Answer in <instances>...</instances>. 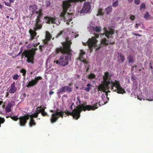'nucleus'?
Listing matches in <instances>:
<instances>
[{"instance_id":"62","label":"nucleus","mask_w":153,"mask_h":153,"mask_svg":"<svg viewBox=\"0 0 153 153\" xmlns=\"http://www.w3.org/2000/svg\"><path fill=\"white\" fill-rule=\"evenodd\" d=\"M74 104V103H73L71 105V108H70L71 109H72V106Z\"/></svg>"},{"instance_id":"29","label":"nucleus","mask_w":153,"mask_h":153,"mask_svg":"<svg viewBox=\"0 0 153 153\" xmlns=\"http://www.w3.org/2000/svg\"><path fill=\"white\" fill-rule=\"evenodd\" d=\"M109 74L108 72H106L105 73L104 76L103 77V79L104 81H106L108 79Z\"/></svg>"},{"instance_id":"45","label":"nucleus","mask_w":153,"mask_h":153,"mask_svg":"<svg viewBox=\"0 0 153 153\" xmlns=\"http://www.w3.org/2000/svg\"><path fill=\"white\" fill-rule=\"evenodd\" d=\"M135 19V16L133 15H131L130 17V19L132 21H133Z\"/></svg>"},{"instance_id":"21","label":"nucleus","mask_w":153,"mask_h":153,"mask_svg":"<svg viewBox=\"0 0 153 153\" xmlns=\"http://www.w3.org/2000/svg\"><path fill=\"white\" fill-rule=\"evenodd\" d=\"M85 52L82 50H80V53L79 54V56L78 59L81 61L84 59L83 55L85 54Z\"/></svg>"},{"instance_id":"11","label":"nucleus","mask_w":153,"mask_h":153,"mask_svg":"<svg viewBox=\"0 0 153 153\" xmlns=\"http://www.w3.org/2000/svg\"><path fill=\"white\" fill-rule=\"evenodd\" d=\"M73 15V13H70L67 12L63 15H62L61 13L60 14V16L61 17L63 18L64 21H68L70 22L72 20V17Z\"/></svg>"},{"instance_id":"14","label":"nucleus","mask_w":153,"mask_h":153,"mask_svg":"<svg viewBox=\"0 0 153 153\" xmlns=\"http://www.w3.org/2000/svg\"><path fill=\"white\" fill-rule=\"evenodd\" d=\"M29 33L30 35V38L29 39V41H32L34 40V39H37V38H35V36L37 34L36 31L34 30L30 29L29 30Z\"/></svg>"},{"instance_id":"32","label":"nucleus","mask_w":153,"mask_h":153,"mask_svg":"<svg viewBox=\"0 0 153 153\" xmlns=\"http://www.w3.org/2000/svg\"><path fill=\"white\" fill-rule=\"evenodd\" d=\"M65 87L66 91L67 93H70L72 91V89L69 86H66Z\"/></svg>"},{"instance_id":"16","label":"nucleus","mask_w":153,"mask_h":153,"mask_svg":"<svg viewBox=\"0 0 153 153\" xmlns=\"http://www.w3.org/2000/svg\"><path fill=\"white\" fill-rule=\"evenodd\" d=\"M52 36L51 33L48 31L46 32L45 39L43 40V42L45 44H48V42L51 40Z\"/></svg>"},{"instance_id":"60","label":"nucleus","mask_w":153,"mask_h":153,"mask_svg":"<svg viewBox=\"0 0 153 153\" xmlns=\"http://www.w3.org/2000/svg\"><path fill=\"white\" fill-rule=\"evenodd\" d=\"M102 47V46H101V45H100L98 48H97V50H98V49H100V48H101Z\"/></svg>"},{"instance_id":"26","label":"nucleus","mask_w":153,"mask_h":153,"mask_svg":"<svg viewBox=\"0 0 153 153\" xmlns=\"http://www.w3.org/2000/svg\"><path fill=\"white\" fill-rule=\"evenodd\" d=\"M65 86L62 87L61 88L58 90L57 92V94H59L62 92L66 91Z\"/></svg>"},{"instance_id":"58","label":"nucleus","mask_w":153,"mask_h":153,"mask_svg":"<svg viewBox=\"0 0 153 153\" xmlns=\"http://www.w3.org/2000/svg\"><path fill=\"white\" fill-rule=\"evenodd\" d=\"M78 0V2H81L82 1H86V0Z\"/></svg>"},{"instance_id":"13","label":"nucleus","mask_w":153,"mask_h":153,"mask_svg":"<svg viewBox=\"0 0 153 153\" xmlns=\"http://www.w3.org/2000/svg\"><path fill=\"white\" fill-rule=\"evenodd\" d=\"M56 20L55 18L48 16H45L44 18V21L45 23L48 24L55 23Z\"/></svg>"},{"instance_id":"59","label":"nucleus","mask_w":153,"mask_h":153,"mask_svg":"<svg viewBox=\"0 0 153 153\" xmlns=\"http://www.w3.org/2000/svg\"><path fill=\"white\" fill-rule=\"evenodd\" d=\"M137 99H139V100H142V98H140L139 97V96H137Z\"/></svg>"},{"instance_id":"23","label":"nucleus","mask_w":153,"mask_h":153,"mask_svg":"<svg viewBox=\"0 0 153 153\" xmlns=\"http://www.w3.org/2000/svg\"><path fill=\"white\" fill-rule=\"evenodd\" d=\"M29 126L32 127L36 125V123L35 122V121L33 119L30 118V120L29 123Z\"/></svg>"},{"instance_id":"61","label":"nucleus","mask_w":153,"mask_h":153,"mask_svg":"<svg viewBox=\"0 0 153 153\" xmlns=\"http://www.w3.org/2000/svg\"><path fill=\"white\" fill-rule=\"evenodd\" d=\"M115 42H110L109 43V44H111V45H113V44H115Z\"/></svg>"},{"instance_id":"41","label":"nucleus","mask_w":153,"mask_h":153,"mask_svg":"<svg viewBox=\"0 0 153 153\" xmlns=\"http://www.w3.org/2000/svg\"><path fill=\"white\" fill-rule=\"evenodd\" d=\"M146 6L145 4L144 3H142L140 6V10H142V9H145L146 8Z\"/></svg>"},{"instance_id":"55","label":"nucleus","mask_w":153,"mask_h":153,"mask_svg":"<svg viewBox=\"0 0 153 153\" xmlns=\"http://www.w3.org/2000/svg\"><path fill=\"white\" fill-rule=\"evenodd\" d=\"M54 92L53 91H51L49 93V94L50 95H52L54 93Z\"/></svg>"},{"instance_id":"5","label":"nucleus","mask_w":153,"mask_h":153,"mask_svg":"<svg viewBox=\"0 0 153 153\" xmlns=\"http://www.w3.org/2000/svg\"><path fill=\"white\" fill-rule=\"evenodd\" d=\"M78 2L77 0H68L63 1L62 4L63 10L61 13L62 15H63L66 12H67L68 9L71 6V3H76Z\"/></svg>"},{"instance_id":"19","label":"nucleus","mask_w":153,"mask_h":153,"mask_svg":"<svg viewBox=\"0 0 153 153\" xmlns=\"http://www.w3.org/2000/svg\"><path fill=\"white\" fill-rule=\"evenodd\" d=\"M15 82H13L11 85L10 86V88L8 91V92L13 94L15 93L17 90V88L15 86Z\"/></svg>"},{"instance_id":"6","label":"nucleus","mask_w":153,"mask_h":153,"mask_svg":"<svg viewBox=\"0 0 153 153\" xmlns=\"http://www.w3.org/2000/svg\"><path fill=\"white\" fill-rule=\"evenodd\" d=\"M64 112L62 111H56L54 113L52 114L51 118V123H53L56 122L59 117H61L62 118L63 117Z\"/></svg>"},{"instance_id":"12","label":"nucleus","mask_w":153,"mask_h":153,"mask_svg":"<svg viewBox=\"0 0 153 153\" xmlns=\"http://www.w3.org/2000/svg\"><path fill=\"white\" fill-rule=\"evenodd\" d=\"M91 7L90 3L88 2H85L84 4L83 7L81 11V13H87L89 12Z\"/></svg>"},{"instance_id":"39","label":"nucleus","mask_w":153,"mask_h":153,"mask_svg":"<svg viewBox=\"0 0 153 153\" xmlns=\"http://www.w3.org/2000/svg\"><path fill=\"white\" fill-rule=\"evenodd\" d=\"M103 13L102 11V10L101 9H100L98 10V13L97 15V16L100 15L102 16L103 15Z\"/></svg>"},{"instance_id":"7","label":"nucleus","mask_w":153,"mask_h":153,"mask_svg":"<svg viewBox=\"0 0 153 153\" xmlns=\"http://www.w3.org/2000/svg\"><path fill=\"white\" fill-rule=\"evenodd\" d=\"M29 119L28 114H25L24 116L20 117H19V124L21 126H25Z\"/></svg>"},{"instance_id":"17","label":"nucleus","mask_w":153,"mask_h":153,"mask_svg":"<svg viewBox=\"0 0 153 153\" xmlns=\"http://www.w3.org/2000/svg\"><path fill=\"white\" fill-rule=\"evenodd\" d=\"M37 8V6L36 4L30 5L29 7V10L32 12V15L34 14L36 11Z\"/></svg>"},{"instance_id":"9","label":"nucleus","mask_w":153,"mask_h":153,"mask_svg":"<svg viewBox=\"0 0 153 153\" xmlns=\"http://www.w3.org/2000/svg\"><path fill=\"white\" fill-rule=\"evenodd\" d=\"M97 41L96 39L94 37L91 38L89 39L88 42L85 43V45L84 44V43H83V44L85 45H88L89 48H91L93 46H96Z\"/></svg>"},{"instance_id":"30","label":"nucleus","mask_w":153,"mask_h":153,"mask_svg":"<svg viewBox=\"0 0 153 153\" xmlns=\"http://www.w3.org/2000/svg\"><path fill=\"white\" fill-rule=\"evenodd\" d=\"M144 17L145 19L147 20H150L152 18H151L150 16L149 13L148 12H146V13L144 15Z\"/></svg>"},{"instance_id":"52","label":"nucleus","mask_w":153,"mask_h":153,"mask_svg":"<svg viewBox=\"0 0 153 153\" xmlns=\"http://www.w3.org/2000/svg\"><path fill=\"white\" fill-rule=\"evenodd\" d=\"M39 109L41 113L45 111V110L44 109V108H43L42 107V108H41V109Z\"/></svg>"},{"instance_id":"31","label":"nucleus","mask_w":153,"mask_h":153,"mask_svg":"<svg viewBox=\"0 0 153 153\" xmlns=\"http://www.w3.org/2000/svg\"><path fill=\"white\" fill-rule=\"evenodd\" d=\"M9 117H10L13 120L15 121H16L19 119V118L18 117V116H15L12 117L10 116H6V118H8Z\"/></svg>"},{"instance_id":"53","label":"nucleus","mask_w":153,"mask_h":153,"mask_svg":"<svg viewBox=\"0 0 153 153\" xmlns=\"http://www.w3.org/2000/svg\"><path fill=\"white\" fill-rule=\"evenodd\" d=\"M22 48H20V50L19 53L17 54V56H19L20 54L22 53Z\"/></svg>"},{"instance_id":"43","label":"nucleus","mask_w":153,"mask_h":153,"mask_svg":"<svg viewBox=\"0 0 153 153\" xmlns=\"http://www.w3.org/2000/svg\"><path fill=\"white\" fill-rule=\"evenodd\" d=\"M63 31L62 30L60 31L59 33L57 35V36H56V38H57L58 37H59V36L62 35L63 34Z\"/></svg>"},{"instance_id":"3","label":"nucleus","mask_w":153,"mask_h":153,"mask_svg":"<svg viewBox=\"0 0 153 153\" xmlns=\"http://www.w3.org/2000/svg\"><path fill=\"white\" fill-rule=\"evenodd\" d=\"M104 82L105 83V84H104L108 89L109 88V85L111 84L110 86L111 87V89L113 91L117 92V93L120 94H123L126 93L124 89L121 87L119 81L115 80V82L111 83V82L108 80L106 81H104Z\"/></svg>"},{"instance_id":"33","label":"nucleus","mask_w":153,"mask_h":153,"mask_svg":"<svg viewBox=\"0 0 153 153\" xmlns=\"http://www.w3.org/2000/svg\"><path fill=\"white\" fill-rule=\"evenodd\" d=\"M28 115L29 116V118L30 117V118L31 119H33V118H37L38 117V115L35 113L31 115L28 114Z\"/></svg>"},{"instance_id":"2","label":"nucleus","mask_w":153,"mask_h":153,"mask_svg":"<svg viewBox=\"0 0 153 153\" xmlns=\"http://www.w3.org/2000/svg\"><path fill=\"white\" fill-rule=\"evenodd\" d=\"M100 102H97L92 105H87L85 106L87 103L86 102L84 104H82L79 106H77V108L74 109L72 112L67 111L65 112V114L72 116L74 119L77 120L80 117V113L82 111H85L86 110H94L100 106Z\"/></svg>"},{"instance_id":"57","label":"nucleus","mask_w":153,"mask_h":153,"mask_svg":"<svg viewBox=\"0 0 153 153\" xmlns=\"http://www.w3.org/2000/svg\"><path fill=\"white\" fill-rule=\"evenodd\" d=\"M140 24H136L135 27L136 28H138V26Z\"/></svg>"},{"instance_id":"24","label":"nucleus","mask_w":153,"mask_h":153,"mask_svg":"<svg viewBox=\"0 0 153 153\" xmlns=\"http://www.w3.org/2000/svg\"><path fill=\"white\" fill-rule=\"evenodd\" d=\"M92 29L93 31L98 33L100 31L101 28L100 27L96 26L95 27L93 26L92 27Z\"/></svg>"},{"instance_id":"47","label":"nucleus","mask_w":153,"mask_h":153,"mask_svg":"<svg viewBox=\"0 0 153 153\" xmlns=\"http://www.w3.org/2000/svg\"><path fill=\"white\" fill-rule=\"evenodd\" d=\"M54 62H56V64L61 65V63L60 62V59H59L58 60H56V61L55 60L54 61Z\"/></svg>"},{"instance_id":"34","label":"nucleus","mask_w":153,"mask_h":153,"mask_svg":"<svg viewBox=\"0 0 153 153\" xmlns=\"http://www.w3.org/2000/svg\"><path fill=\"white\" fill-rule=\"evenodd\" d=\"M86 86L87 87H85L84 90L87 92H88L90 91V87L92 86V85L90 83H88L87 84Z\"/></svg>"},{"instance_id":"8","label":"nucleus","mask_w":153,"mask_h":153,"mask_svg":"<svg viewBox=\"0 0 153 153\" xmlns=\"http://www.w3.org/2000/svg\"><path fill=\"white\" fill-rule=\"evenodd\" d=\"M42 79V78L40 76L35 77L34 79H32L29 82L26 87L28 88L33 87L37 85L39 81L41 80Z\"/></svg>"},{"instance_id":"1","label":"nucleus","mask_w":153,"mask_h":153,"mask_svg":"<svg viewBox=\"0 0 153 153\" xmlns=\"http://www.w3.org/2000/svg\"><path fill=\"white\" fill-rule=\"evenodd\" d=\"M71 43L70 41H67L65 42H63L62 43L63 47H60L56 49V53H61L64 54L60 57L61 65L62 66H65L68 65L69 63L68 61L71 59L72 50L70 48V45Z\"/></svg>"},{"instance_id":"20","label":"nucleus","mask_w":153,"mask_h":153,"mask_svg":"<svg viewBox=\"0 0 153 153\" xmlns=\"http://www.w3.org/2000/svg\"><path fill=\"white\" fill-rule=\"evenodd\" d=\"M107 89L105 85L104 84H101L98 87V91H103L104 92H105V90Z\"/></svg>"},{"instance_id":"50","label":"nucleus","mask_w":153,"mask_h":153,"mask_svg":"<svg viewBox=\"0 0 153 153\" xmlns=\"http://www.w3.org/2000/svg\"><path fill=\"white\" fill-rule=\"evenodd\" d=\"M82 62H83L84 63L88 64V62L87 61L86 59H83L81 61Z\"/></svg>"},{"instance_id":"15","label":"nucleus","mask_w":153,"mask_h":153,"mask_svg":"<svg viewBox=\"0 0 153 153\" xmlns=\"http://www.w3.org/2000/svg\"><path fill=\"white\" fill-rule=\"evenodd\" d=\"M36 22L34 25V27L33 30L35 31H36L39 30L41 29L42 27V25L41 24V21H38L35 20Z\"/></svg>"},{"instance_id":"46","label":"nucleus","mask_w":153,"mask_h":153,"mask_svg":"<svg viewBox=\"0 0 153 153\" xmlns=\"http://www.w3.org/2000/svg\"><path fill=\"white\" fill-rule=\"evenodd\" d=\"M41 115L43 116H48V114L45 111L42 112L41 113Z\"/></svg>"},{"instance_id":"25","label":"nucleus","mask_w":153,"mask_h":153,"mask_svg":"<svg viewBox=\"0 0 153 153\" xmlns=\"http://www.w3.org/2000/svg\"><path fill=\"white\" fill-rule=\"evenodd\" d=\"M127 59L129 63H133L134 62V60L133 56L131 55H130L128 56Z\"/></svg>"},{"instance_id":"40","label":"nucleus","mask_w":153,"mask_h":153,"mask_svg":"<svg viewBox=\"0 0 153 153\" xmlns=\"http://www.w3.org/2000/svg\"><path fill=\"white\" fill-rule=\"evenodd\" d=\"M19 77V76L17 74H15L13 75L12 76L13 79L15 80H17L18 79Z\"/></svg>"},{"instance_id":"4","label":"nucleus","mask_w":153,"mask_h":153,"mask_svg":"<svg viewBox=\"0 0 153 153\" xmlns=\"http://www.w3.org/2000/svg\"><path fill=\"white\" fill-rule=\"evenodd\" d=\"M37 50V48H32L29 50L25 51L22 55V57L25 56L27 58V61L28 63H33L34 56L35 54V51Z\"/></svg>"},{"instance_id":"38","label":"nucleus","mask_w":153,"mask_h":153,"mask_svg":"<svg viewBox=\"0 0 153 153\" xmlns=\"http://www.w3.org/2000/svg\"><path fill=\"white\" fill-rule=\"evenodd\" d=\"M41 108H42V106L38 107L36 108L37 110H36L35 111V113H36L38 115L40 113H41L39 109H41Z\"/></svg>"},{"instance_id":"36","label":"nucleus","mask_w":153,"mask_h":153,"mask_svg":"<svg viewBox=\"0 0 153 153\" xmlns=\"http://www.w3.org/2000/svg\"><path fill=\"white\" fill-rule=\"evenodd\" d=\"M119 57L121 62H123L125 60V58L124 56L122 54H120L119 55Z\"/></svg>"},{"instance_id":"51","label":"nucleus","mask_w":153,"mask_h":153,"mask_svg":"<svg viewBox=\"0 0 153 153\" xmlns=\"http://www.w3.org/2000/svg\"><path fill=\"white\" fill-rule=\"evenodd\" d=\"M132 34L133 35H135L136 36H142V35L138 33H132Z\"/></svg>"},{"instance_id":"22","label":"nucleus","mask_w":153,"mask_h":153,"mask_svg":"<svg viewBox=\"0 0 153 153\" xmlns=\"http://www.w3.org/2000/svg\"><path fill=\"white\" fill-rule=\"evenodd\" d=\"M101 44L102 45L107 46L108 44V42L106 38H104L102 39Z\"/></svg>"},{"instance_id":"10","label":"nucleus","mask_w":153,"mask_h":153,"mask_svg":"<svg viewBox=\"0 0 153 153\" xmlns=\"http://www.w3.org/2000/svg\"><path fill=\"white\" fill-rule=\"evenodd\" d=\"M104 34L105 36L108 39H113V37L112 36V35L114 33L113 29L111 28H109L108 30L106 29L105 27H104ZM103 34H104V33Z\"/></svg>"},{"instance_id":"18","label":"nucleus","mask_w":153,"mask_h":153,"mask_svg":"<svg viewBox=\"0 0 153 153\" xmlns=\"http://www.w3.org/2000/svg\"><path fill=\"white\" fill-rule=\"evenodd\" d=\"M35 13L38 14V15L36 17V18L35 20L39 21H41L40 18L43 15L42 9H40L37 11H36Z\"/></svg>"},{"instance_id":"63","label":"nucleus","mask_w":153,"mask_h":153,"mask_svg":"<svg viewBox=\"0 0 153 153\" xmlns=\"http://www.w3.org/2000/svg\"><path fill=\"white\" fill-rule=\"evenodd\" d=\"M9 1L10 2L13 3L14 2V0H9Z\"/></svg>"},{"instance_id":"49","label":"nucleus","mask_w":153,"mask_h":153,"mask_svg":"<svg viewBox=\"0 0 153 153\" xmlns=\"http://www.w3.org/2000/svg\"><path fill=\"white\" fill-rule=\"evenodd\" d=\"M51 5V3L49 1H47L46 3V7H48Z\"/></svg>"},{"instance_id":"48","label":"nucleus","mask_w":153,"mask_h":153,"mask_svg":"<svg viewBox=\"0 0 153 153\" xmlns=\"http://www.w3.org/2000/svg\"><path fill=\"white\" fill-rule=\"evenodd\" d=\"M5 121V120L4 118H1L0 117V123H3Z\"/></svg>"},{"instance_id":"64","label":"nucleus","mask_w":153,"mask_h":153,"mask_svg":"<svg viewBox=\"0 0 153 153\" xmlns=\"http://www.w3.org/2000/svg\"><path fill=\"white\" fill-rule=\"evenodd\" d=\"M2 6L1 4L0 3V8L2 9Z\"/></svg>"},{"instance_id":"27","label":"nucleus","mask_w":153,"mask_h":153,"mask_svg":"<svg viewBox=\"0 0 153 153\" xmlns=\"http://www.w3.org/2000/svg\"><path fill=\"white\" fill-rule=\"evenodd\" d=\"M12 105L11 104L9 103L5 108L6 112H9L11 111L10 108Z\"/></svg>"},{"instance_id":"35","label":"nucleus","mask_w":153,"mask_h":153,"mask_svg":"<svg viewBox=\"0 0 153 153\" xmlns=\"http://www.w3.org/2000/svg\"><path fill=\"white\" fill-rule=\"evenodd\" d=\"M95 77L96 76L94 74L91 73L87 77L89 79H95Z\"/></svg>"},{"instance_id":"28","label":"nucleus","mask_w":153,"mask_h":153,"mask_svg":"<svg viewBox=\"0 0 153 153\" xmlns=\"http://www.w3.org/2000/svg\"><path fill=\"white\" fill-rule=\"evenodd\" d=\"M106 13L107 14H109L111 12L112 10L111 5L109 6L106 9Z\"/></svg>"},{"instance_id":"37","label":"nucleus","mask_w":153,"mask_h":153,"mask_svg":"<svg viewBox=\"0 0 153 153\" xmlns=\"http://www.w3.org/2000/svg\"><path fill=\"white\" fill-rule=\"evenodd\" d=\"M119 0H117L113 2L112 5L114 7H116L118 5Z\"/></svg>"},{"instance_id":"42","label":"nucleus","mask_w":153,"mask_h":153,"mask_svg":"<svg viewBox=\"0 0 153 153\" xmlns=\"http://www.w3.org/2000/svg\"><path fill=\"white\" fill-rule=\"evenodd\" d=\"M20 72L21 73L23 74V75H22L23 76H25V75L26 74V71L25 69H24V68L20 70Z\"/></svg>"},{"instance_id":"54","label":"nucleus","mask_w":153,"mask_h":153,"mask_svg":"<svg viewBox=\"0 0 153 153\" xmlns=\"http://www.w3.org/2000/svg\"><path fill=\"white\" fill-rule=\"evenodd\" d=\"M5 4L6 5L10 6V3L9 2H4Z\"/></svg>"},{"instance_id":"56","label":"nucleus","mask_w":153,"mask_h":153,"mask_svg":"<svg viewBox=\"0 0 153 153\" xmlns=\"http://www.w3.org/2000/svg\"><path fill=\"white\" fill-rule=\"evenodd\" d=\"M151 65H152V64H151V62H150L149 64V67L150 68L152 69L153 67L152 66H151Z\"/></svg>"},{"instance_id":"44","label":"nucleus","mask_w":153,"mask_h":153,"mask_svg":"<svg viewBox=\"0 0 153 153\" xmlns=\"http://www.w3.org/2000/svg\"><path fill=\"white\" fill-rule=\"evenodd\" d=\"M140 2V0H134V3L135 4L137 5L139 4Z\"/></svg>"}]
</instances>
